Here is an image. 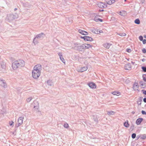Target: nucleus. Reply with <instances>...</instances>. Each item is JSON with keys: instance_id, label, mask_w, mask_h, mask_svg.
Here are the masks:
<instances>
[{"instance_id": "1", "label": "nucleus", "mask_w": 146, "mask_h": 146, "mask_svg": "<svg viewBox=\"0 0 146 146\" xmlns=\"http://www.w3.org/2000/svg\"><path fill=\"white\" fill-rule=\"evenodd\" d=\"M42 70L41 65L38 64L35 65L33 68L32 72V76L35 79H37L40 76Z\"/></svg>"}, {"instance_id": "2", "label": "nucleus", "mask_w": 146, "mask_h": 146, "mask_svg": "<svg viewBox=\"0 0 146 146\" xmlns=\"http://www.w3.org/2000/svg\"><path fill=\"white\" fill-rule=\"evenodd\" d=\"M25 65V61L19 59L13 62L12 67L13 69L15 70L18 68L23 67Z\"/></svg>"}, {"instance_id": "3", "label": "nucleus", "mask_w": 146, "mask_h": 146, "mask_svg": "<svg viewBox=\"0 0 146 146\" xmlns=\"http://www.w3.org/2000/svg\"><path fill=\"white\" fill-rule=\"evenodd\" d=\"M17 17L15 15L12 14H9L7 15V19L9 21V22L17 19Z\"/></svg>"}, {"instance_id": "4", "label": "nucleus", "mask_w": 146, "mask_h": 146, "mask_svg": "<svg viewBox=\"0 0 146 146\" xmlns=\"http://www.w3.org/2000/svg\"><path fill=\"white\" fill-rule=\"evenodd\" d=\"M23 119L24 117H22L19 118L17 120V124L15 125V127H18L19 126L22 124L23 123Z\"/></svg>"}, {"instance_id": "5", "label": "nucleus", "mask_w": 146, "mask_h": 146, "mask_svg": "<svg viewBox=\"0 0 146 146\" xmlns=\"http://www.w3.org/2000/svg\"><path fill=\"white\" fill-rule=\"evenodd\" d=\"M83 44L81 45H80L79 44H77L75 45V47L77 50L82 51L83 49H84V48L83 47Z\"/></svg>"}, {"instance_id": "6", "label": "nucleus", "mask_w": 146, "mask_h": 146, "mask_svg": "<svg viewBox=\"0 0 146 146\" xmlns=\"http://www.w3.org/2000/svg\"><path fill=\"white\" fill-rule=\"evenodd\" d=\"M0 85L5 88H6L7 86L5 81L1 79H0Z\"/></svg>"}, {"instance_id": "7", "label": "nucleus", "mask_w": 146, "mask_h": 146, "mask_svg": "<svg viewBox=\"0 0 146 146\" xmlns=\"http://www.w3.org/2000/svg\"><path fill=\"white\" fill-rule=\"evenodd\" d=\"M97 5L99 7L101 8H103L107 7L105 3L100 2L98 3Z\"/></svg>"}, {"instance_id": "8", "label": "nucleus", "mask_w": 146, "mask_h": 146, "mask_svg": "<svg viewBox=\"0 0 146 146\" xmlns=\"http://www.w3.org/2000/svg\"><path fill=\"white\" fill-rule=\"evenodd\" d=\"M88 85L92 88H96V84L93 82H90L88 83Z\"/></svg>"}, {"instance_id": "9", "label": "nucleus", "mask_w": 146, "mask_h": 146, "mask_svg": "<svg viewBox=\"0 0 146 146\" xmlns=\"http://www.w3.org/2000/svg\"><path fill=\"white\" fill-rule=\"evenodd\" d=\"M92 31L95 34H98L102 32V31L99 30L97 29H92Z\"/></svg>"}, {"instance_id": "10", "label": "nucleus", "mask_w": 146, "mask_h": 146, "mask_svg": "<svg viewBox=\"0 0 146 146\" xmlns=\"http://www.w3.org/2000/svg\"><path fill=\"white\" fill-rule=\"evenodd\" d=\"M88 69V67L86 66L84 67L80 68L78 70V71L79 72H83L86 71Z\"/></svg>"}, {"instance_id": "11", "label": "nucleus", "mask_w": 146, "mask_h": 146, "mask_svg": "<svg viewBox=\"0 0 146 146\" xmlns=\"http://www.w3.org/2000/svg\"><path fill=\"white\" fill-rule=\"evenodd\" d=\"M78 32L81 34L83 35H87L88 34V33L84 31H83L81 29H79L78 31Z\"/></svg>"}, {"instance_id": "12", "label": "nucleus", "mask_w": 146, "mask_h": 146, "mask_svg": "<svg viewBox=\"0 0 146 146\" xmlns=\"http://www.w3.org/2000/svg\"><path fill=\"white\" fill-rule=\"evenodd\" d=\"M125 69L126 70H130L131 68V65L130 64H125L124 67Z\"/></svg>"}, {"instance_id": "13", "label": "nucleus", "mask_w": 146, "mask_h": 146, "mask_svg": "<svg viewBox=\"0 0 146 146\" xmlns=\"http://www.w3.org/2000/svg\"><path fill=\"white\" fill-rule=\"evenodd\" d=\"M83 45V47L84 48V49L89 48L92 47V45L90 44L85 43Z\"/></svg>"}, {"instance_id": "14", "label": "nucleus", "mask_w": 146, "mask_h": 146, "mask_svg": "<svg viewBox=\"0 0 146 146\" xmlns=\"http://www.w3.org/2000/svg\"><path fill=\"white\" fill-rule=\"evenodd\" d=\"M84 40L87 41H91L93 40L92 38L91 37L88 36H84Z\"/></svg>"}, {"instance_id": "15", "label": "nucleus", "mask_w": 146, "mask_h": 146, "mask_svg": "<svg viewBox=\"0 0 146 146\" xmlns=\"http://www.w3.org/2000/svg\"><path fill=\"white\" fill-rule=\"evenodd\" d=\"M143 119L142 118H139L137 119L136 121V123L137 125H139L143 121Z\"/></svg>"}, {"instance_id": "16", "label": "nucleus", "mask_w": 146, "mask_h": 146, "mask_svg": "<svg viewBox=\"0 0 146 146\" xmlns=\"http://www.w3.org/2000/svg\"><path fill=\"white\" fill-rule=\"evenodd\" d=\"M138 85L137 83H135L133 84V88L135 90V91L136 90H138V91H139L138 90Z\"/></svg>"}, {"instance_id": "17", "label": "nucleus", "mask_w": 146, "mask_h": 146, "mask_svg": "<svg viewBox=\"0 0 146 146\" xmlns=\"http://www.w3.org/2000/svg\"><path fill=\"white\" fill-rule=\"evenodd\" d=\"M44 36V34L42 33L39 34L37 35L36 37V38H38L41 37H43Z\"/></svg>"}, {"instance_id": "18", "label": "nucleus", "mask_w": 146, "mask_h": 146, "mask_svg": "<svg viewBox=\"0 0 146 146\" xmlns=\"http://www.w3.org/2000/svg\"><path fill=\"white\" fill-rule=\"evenodd\" d=\"M111 45V44L108 43H105L103 44L104 46L107 49H109L110 48V46Z\"/></svg>"}, {"instance_id": "19", "label": "nucleus", "mask_w": 146, "mask_h": 146, "mask_svg": "<svg viewBox=\"0 0 146 146\" xmlns=\"http://www.w3.org/2000/svg\"><path fill=\"white\" fill-rule=\"evenodd\" d=\"M6 64L5 62H2L1 63V65L2 69H5L6 68Z\"/></svg>"}, {"instance_id": "20", "label": "nucleus", "mask_w": 146, "mask_h": 146, "mask_svg": "<svg viewBox=\"0 0 146 146\" xmlns=\"http://www.w3.org/2000/svg\"><path fill=\"white\" fill-rule=\"evenodd\" d=\"M47 83L48 85L49 86H51L53 84V82L52 80H48L47 81Z\"/></svg>"}, {"instance_id": "21", "label": "nucleus", "mask_w": 146, "mask_h": 146, "mask_svg": "<svg viewBox=\"0 0 146 146\" xmlns=\"http://www.w3.org/2000/svg\"><path fill=\"white\" fill-rule=\"evenodd\" d=\"M34 103L35 104H36V106H34V108H35V109H38V107H39L38 102H37L36 101L34 102Z\"/></svg>"}, {"instance_id": "22", "label": "nucleus", "mask_w": 146, "mask_h": 146, "mask_svg": "<svg viewBox=\"0 0 146 146\" xmlns=\"http://www.w3.org/2000/svg\"><path fill=\"white\" fill-rule=\"evenodd\" d=\"M107 114L109 115H113L115 113L113 111H107Z\"/></svg>"}, {"instance_id": "23", "label": "nucleus", "mask_w": 146, "mask_h": 146, "mask_svg": "<svg viewBox=\"0 0 146 146\" xmlns=\"http://www.w3.org/2000/svg\"><path fill=\"white\" fill-rule=\"evenodd\" d=\"M115 0H110L108 1L107 2V3L109 5H111L115 3Z\"/></svg>"}, {"instance_id": "24", "label": "nucleus", "mask_w": 146, "mask_h": 146, "mask_svg": "<svg viewBox=\"0 0 146 146\" xmlns=\"http://www.w3.org/2000/svg\"><path fill=\"white\" fill-rule=\"evenodd\" d=\"M93 118L94 121L97 122L98 121V117L96 115H94L93 116Z\"/></svg>"}, {"instance_id": "25", "label": "nucleus", "mask_w": 146, "mask_h": 146, "mask_svg": "<svg viewBox=\"0 0 146 146\" xmlns=\"http://www.w3.org/2000/svg\"><path fill=\"white\" fill-rule=\"evenodd\" d=\"M94 20L96 22H98L99 21L102 22V20L101 19L98 18L97 16L95 17L94 18Z\"/></svg>"}, {"instance_id": "26", "label": "nucleus", "mask_w": 146, "mask_h": 146, "mask_svg": "<svg viewBox=\"0 0 146 146\" xmlns=\"http://www.w3.org/2000/svg\"><path fill=\"white\" fill-rule=\"evenodd\" d=\"M124 125L126 127H129V124L128 123V121H127L124 123Z\"/></svg>"}, {"instance_id": "27", "label": "nucleus", "mask_w": 146, "mask_h": 146, "mask_svg": "<svg viewBox=\"0 0 146 146\" xmlns=\"http://www.w3.org/2000/svg\"><path fill=\"white\" fill-rule=\"evenodd\" d=\"M112 94L114 95L117 96H119L120 94V92H112Z\"/></svg>"}, {"instance_id": "28", "label": "nucleus", "mask_w": 146, "mask_h": 146, "mask_svg": "<svg viewBox=\"0 0 146 146\" xmlns=\"http://www.w3.org/2000/svg\"><path fill=\"white\" fill-rule=\"evenodd\" d=\"M117 34L122 36H125L126 35L125 33H117Z\"/></svg>"}, {"instance_id": "29", "label": "nucleus", "mask_w": 146, "mask_h": 146, "mask_svg": "<svg viewBox=\"0 0 146 146\" xmlns=\"http://www.w3.org/2000/svg\"><path fill=\"white\" fill-rule=\"evenodd\" d=\"M64 127L66 128H68L69 127L68 124L66 122H65L64 123L63 125Z\"/></svg>"}, {"instance_id": "30", "label": "nucleus", "mask_w": 146, "mask_h": 146, "mask_svg": "<svg viewBox=\"0 0 146 146\" xmlns=\"http://www.w3.org/2000/svg\"><path fill=\"white\" fill-rule=\"evenodd\" d=\"M36 37H35L34 39H33V43L35 45H36V44H37L38 42V41L36 39Z\"/></svg>"}, {"instance_id": "31", "label": "nucleus", "mask_w": 146, "mask_h": 146, "mask_svg": "<svg viewBox=\"0 0 146 146\" xmlns=\"http://www.w3.org/2000/svg\"><path fill=\"white\" fill-rule=\"evenodd\" d=\"M135 23L136 24H139L140 23V20L138 19H136L135 21Z\"/></svg>"}, {"instance_id": "32", "label": "nucleus", "mask_w": 146, "mask_h": 146, "mask_svg": "<svg viewBox=\"0 0 146 146\" xmlns=\"http://www.w3.org/2000/svg\"><path fill=\"white\" fill-rule=\"evenodd\" d=\"M32 97H29V98H27L26 100V101L27 102H30L32 100Z\"/></svg>"}, {"instance_id": "33", "label": "nucleus", "mask_w": 146, "mask_h": 146, "mask_svg": "<svg viewBox=\"0 0 146 146\" xmlns=\"http://www.w3.org/2000/svg\"><path fill=\"white\" fill-rule=\"evenodd\" d=\"M9 124L10 126L13 127L14 125V122L12 121H10L9 122Z\"/></svg>"}, {"instance_id": "34", "label": "nucleus", "mask_w": 146, "mask_h": 146, "mask_svg": "<svg viewBox=\"0 0 146 146\" xmlns=\"http://www.w3.org/2000/svg\"><path fill=\"white\" fill-rule=\"evenodd\" d=\"M141 139H144L146 138V135L145 134H143L141 135L140 137Z\"/></svg>"}, {"instance_id": "35", "label": "nucleus", "mask_w": 146, "mask_h": 146, "mask_svg": "<svg viewBox=\"0 0 146 146\" xmlns=\"http://www.w3.org/2000/svg\"><path fill=\"white\" fill-rule=\"evenodd\" d=\"M60 60L64 64L65 63V61L64 59L63 58V57H60Z\"/></svg>"}, {"instance_id": "36", "label": "nucleus", "mask_w": 146, "mask_h": 146, "mask_svg": "<svg viewBox=\"0 0 146 146\" xmlns=\"http://www.w3.org/2000/svg\"><path fill=\"white\" fill-rule=\"evenodd\" d=\"M124 13L125 11H120L119 13V14L122 16H123V14Z\"/></svg>"}, {"instance_id": "37", "label": "nucleus", "mask_w": 146, "mask_h": 146, "mask_svg": "<svg viewBox=\"0 0 146 146\" xmlns=\"http://www.w3.org/2000/svg\"><path fill=\"white\" fill-rule=\"evenodd\" d=\"M136 135L135 133H133L132 134L131 137L132 138L134 139L136 137Z\"/></svg>"}, {"instance_id": "38", "label": "nucleus", "mask_w": 146, "mask_h": 146, "mask_svg": "<svg viewBox=\"0 0 146 146\" xmlns=\"http://www.w3.org/2000/svg\"><path fill=\"white\" fill-rule=\"evenodd\" d=\"M142 69L143 71L144 72H146V67H144L143 66L142 67Z\"/></svg>"}, {"instance_id": "39", "label": "nucleus", "mask_w": 146, "mask_h": 146, "mask_svg": "<svg viewBox=\"0 0 146 146\" xmlns=\"http://www.w3.org/2000/svg\"><path fill=\"white\" fill-rule=\"evenodd\" d=\"M143 37L141 36H140L139 37V39L140 41H142L143 40Z\"/></svg>"}, {"instance_id": "40", "label": "nucleus", "mask_w": 146, "mask_h": 146, "mask_svg": "<svg viewBox=\"0 0 146 146\" xmlns=\"http://www.w3.org/2000/svg\"><path fill=\"white\" fill-rule=\"evenodd\" d=\"M141 91L143 92V94H144L146 95V90H143Z\"/></svg>"}, {"instance_id": "41", "label": "nucleus", "mask_w": 146, "mask_h": 146, "mask_svg": "<svg viewBox=\"0 0 146 146\" xmlns=\"http://www.w3.org/2000/svg\"><path fill=\"white\" fill-rule=\"evenodd\" d=\"M58 56H59L60 58V57H63L62 56V53L59 52V53H58Z\"/></svg>"}, {"instance_id": "42", "label": "nucleus", "mask_w": 146, "mask_h": 146, "mask_svg": "<svg viewBox=\"0 0 146 146\" xmlns=\"http://www.w3.org/2000/svg\"><path fill=\"white\" fill-rule=\"evenodd\" d=\"M141 113L143 115H146V112L143 110L141 111Z\"/></svg>"}, {"instance_id": "43", "label": "nucleus", "mask_w": 146, "mask_h": 146, "mask_svg": "<svg viewBox=\"0 0 146 146\" xmlns=\"http://www.w3.org/2000/svg\"><path fill=\"white\" fill-rule=\"evenodd\" d=\"M142 52L144 53H146V50L145 48H143L142 50Z\"/></svg>"}, {"instance_id": "44", "label": "nucleus", "mask_w": 146, "mask_h": 146, "mask_svg": "<svg viewBox=\"0 0 146 146\" xmlns=\"http://www.w3.org/2000/svg\"><path fill=\"white\" fill-rule=\"evenodd\" d=\"M126 51L128 52H131V50L130 49H126Z\"/></svg>"}, {"instance_id": "45", "label": "nucleus", "mask_w": 146, "mask_h": 146, "mask_svg": "<svg viewBox=\"0 0 146 146\" xmlns=\"http://www.w3.org/2000/svg\"><path fill=\"white\" fill-rule=\"evenodd\" d=\"M143 44H145L146 43V39H144L143 40Z\"/></svg>"}, {"instance_id": "46", "label": "nucleus", "mask_w": 146, "mask_h": 146, "mask_svg": "<svg viewBox=\"0 0 146 146\" xmlns=\"http://www.w3.org/2000/svg\"><path fill=\"white\" fill-rule=\"evenodd\" d=\"M143 80H144V81L145 82H146V78L144 77L143 76Z\"/></svg>"}, {"instance_id": "47", "label": "nucleus", "mask_w": 146, "mask_h": 146, "mask_svg": "<svg viewBox=\"0 0 146 146\" xmlns=\"http://www.w3.org/2000/svg\"><path fill=\"white\" fill-rule=\"evenodd\" d=\"M143 101L144 102L146 103V98H144L143 99Z\"/></svg>"}, {"instance_id": "48", "label": "nucleus", "mask_w": 146, "mask_h": 146, "mask_svg": "<svg viewBox=\"0 0 146 146\" xmlns=\"http://www.w3.org/2000/svg\"><path fill=\"white\" fill-rule=\"evenodd\" d=\"M17 10V9L16 8H15V9H14V11H16Z\"/></svg>"}, {"instance_id": "49", "label": "nucleus", "mask_w": 146, "mask_h": 146, "mask_svg": "<svg viewBox=\"0 0 146 146\" xmlns=\"http://www.w3.org/2000/svg\"><path fill=\"white\" fill-rule=\"evenodd\" d=\"M84 36H83V37H81V38H83L84 39Z\"/></svg>"}, {"instance_id": "50", "label": "nucleus", "mask_w": 146, "mask_h": 146, "mask_svg": "<svg viewBox=\"0 0 146 146\" xmlns=\"http://www.w3.org/2000/svg\"><path fill=\"white\" fill-rule=\"evenodd\" d=\"M144 60H145V59H142V61H144Z\"/></svg>"}, {"instance_id": "51", "label": "nucleus", "mask_w": 146, "mask_h": 146, "mask_svg": "<svg viewBox=\"0 0 146 146\" xmlns=\"http://www.w3.org/2000/svg\"><path fill=\"white\" fill-rule=\"evenodd\" d=\"M138 104H141V103H138Z\"/></svg>"}, {"instance_id": "52", "label": "nucleus", "mask_w": 146, "mask_h": 146, "mask_svg": "<svg viewBox=\"0 0 146 146\" xmlns=\"http://www.w3.org/2000/svg\"><path fill=\"white\" fill-rule=\"evenodd\" d=\"M145 38H146V36H145Z\"/></svg>"}, {"instance_id": "53", "label": "nucleus", "mask_w": 146, "mask_h": 146, "mask_svg": "<svg viewBox=\"0 0 146 146\" xmlns=\"http://www.w3.org/2000/svg\"><path fill=\"white\" fill-rule=\"evenodd\" d=\"M126 1V0H125V1Z\"/></svg>"}, {"instance_id": "54", "label": "nucleus", "mask_w": 146, "mask_h": 146, "mask_svg": "<svg viewBox=\"0 0 146 146\" xmlns=\"http://www.w3.org/2000/svg\"><path fill=\"white\" fill-rule=\"evenodd\" d=\"M104 11V10H102V11Z\"/></svg>"}]
</instances>
